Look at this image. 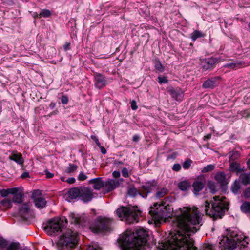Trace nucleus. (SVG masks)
Listing matches in <instances>:
<instances>
[{"label":"nucleus","instance_id":"nucleus-34","mask_svg":"<svg viewBox=\"0 0 250 250\" xmlns=\"http://www.w3.org/2000/svg\"><path fill=\"white\" fill-rule=\"evenodd\" d=\"M139 193H140L138 192L137 188L134 186H129L127 188V194L129 196L135 197Z\"/></svg>","mask_w":250,"mask_h":250},{"label":"nucleus","instance_id":"nucleus-44","mask_svg":"<svg viewBox=\"0 0 250 250\" xmlns=\"http://www.w3.org/2000/svg\"><path fill=\"white\" fill-rule=\"evenodd\" d=\"M208 187L212 193L214 194L216 192V187L214 183L209 182L208 183Z\"/></svg>","mask_w":250,"mask_h":250},{"label":"nucleus","instance_id":"nucleus-51","mask_svg":"<svg viewBox=\"0 0 250 250\" xmlns=\"http://www.w3.org/2000/svg\"><path fill=\"white\" fill-rule=\"evenodd\" d=\"M61 102L63 104H66L68 103V98L66 95H63L61 98Z\"/></svg>","mask_w":250,"mask_h":250},{"label":"nucleus","instance_id":"nucleus-53","mask_svg":"<svg viewBox=\"0 0 250 250\" xmlns=\"http://www.w3.org/2000/svg\"><path fill=\"white\" fill-rule=\"evenodd\" d=\"M130 104H131V107L132 110H135L138 108L136 102L135 100L131 101L130 102Z\"/></svg>","mask_w":250,"mask_h":250},{"label":"nucleus","instance_id":"nucleus-30","mask_svg":"<svg viewBox=\"0 0 250 250\" xmlns=\"http://www.w3.org/2000/svg\"><path fill=\"white\" fill-rule=\"evenodd\" d=\"M191 187V184L188 181H183L178 184V188L182 191H186Z\"/></svg>","mask_w":250,"mask_h":250},{"label":"nucleus","instance_id":"nucleus-23","mask_svg":"<svg viewBox=\"0 0 250 250\" xmlns=\"http://www.w3.org/2000/svg\"><path fill=\"white\" fill-rule=\"evenodd\" d=\"M215 179L222 187L227 184L226 176L224 172H217L215 176Z\"/></svg>","mask_w":250,"mask_h":250},{"label":"nucleus","instance_id":"nucleus-33","mask_svg":"<svg viewBox=\"0 0 250 250\" xmlns=\"http://www.w3.org/2000/svg\"><path fill=\"white\" fill-rule=\"evenodd\" d=\"M239 179L242 184L244 185H247L250 184V174L243 173L239 176Z\"/></svg>","mask_w":250,"mask_h":250},{"label":"nucleus","instance_id":"nucleus-37","mask_svg":"<svg viewBox=\"0 0 250 250\" xmlns=\"http://www.w3.org/2000/svg\"><path fill=\"white\" fill-rule=\"evenodd\" d=\"M78 168V166L73 164H69V166L66 167L65 173L70 174L75 172Z\"/></svg>","mask_w":250,"mask_h":250},{"label":"nucleus","instance_id":"nucleus-46","mask_svg":"<svg viewBox=\"0 0 250 250\" xmlns=\"http://www.w3.org/2000/svg\"><path fill=\"white\" fill-rule=\"evenodd\" d=\"M158 82L160 84L162 83H168V80L167 79V77L166 76H159L158 77Z\"/></svg>","mask_w":250,"mask_h":250},{"label":"nucleus","instance_id":"nucleus-9","mask_svg":"<svg viewBox=\"0 0 250 250\" xmlns=\"http://www.w3.org/2000/svg\"><path fill=\"white\" fill-rule=\"evenodd\" d=\"M246 239H247V238H246L245 239H243V241H241L239 240L237 238L229 239L227 237L224 247L225 248L232 250L237 249L238 248V250H239L241 249L242 247H243V248L247 247V245L248 244V242L246 241Z\"/></svg>","mask_w":250,"mask_h":250},{"label":"nucleus","instance_id":"nucleus-43","mask_svg":"<svg viewBox=\"0 0 250 250\" xmlns=\"http://www.w3.org/2000/svg\"><path fill=\"white\" fill-rule=\"evenodd\" d=\"M239 65V63L229 62L225 64L223 66L224 67L228 68L230 69H234L237 67Z\"/></svg>","mask_w":250,"mask_h":250},{"label":"nucleus","instance_id":"nucleus-50","mask_svg":"<svg viewBox=\"0 0 250 250\" xmlns=\"http://www.w3.org/2000/svg\"><path fill=\"white\" fill-rule=\"evenodd\" d=\"M244 196L246 198H250V187L247 188L244 191Z\"/></svg>","mask_w":250,"mask_h":250},{"label":"nucleus","instance_id":"nucleus-16","mask_svg":"<svg viewBox=\"0 0 250 250\" xmlns=\"http://www.w3.org/2000/svg\"><path fill=\"white\" fill-rule=\"evenodd\" d=\"M68 196L67 200L69 202H71L78 197L80 199V187L70 189L68 192Z\"/></svg>","mask_w":250,"mask_h":250},{"label":"nucleus","instance_id":"nucleus-62","mask_svg":"<svg viewBox=\"0 0 250 250\" xmlns=\"http://www.w3.org/2000/svg\"><path fill=\"white\" fill-rule=\"evenodd\" d=\"M124 180L123 178L118 179L117 180H116V184L117 185V187H118L119 185L122 183L124 182Z\"/></svg>","mask_w":250,"mask_h":250},{"label":"nucleus","instance_id":"nucleus-64","mask_svg":"<svg viewBox=\"0 0 250 250\" xmlns=\"http://www.w3.org/2000/svg\"><path fill=\"white\" fill-rule=\"evenodd\" d=\"M203 250H214L212 249V247L210 245H208L206 247H205Z\"/></svg>","mask_w":250,"mask_h":250},{"label":"nucleus","instance_id":"nucleus-29","mask_svg":"<svg viewBox=\"0 0 250 250\" xmlns=\"http://www.w3.org/2000/svg\"><path fill=\"white\" fill-rule=\"evenodd\" d=\"M240 156V153L238 151L233 150L229 152V162H236Z\"/></svg>","mask_w":250,"mask_h":250},{"label":"nucleus","instance_id":"nucleus-54","mask_svg":"<svg viewBox=\"0 0 250 250\" xmlns=\"http://www.w3.org/2000/svg\"><path fill=\"white\" fill-rule=\"evenodd\" d=\"M91 138L95 142L98 146H100V143L99 141L98 138L94 135L91 136Z\"/></svg>","mask_w":250,"mask_h":250},{"label":"nucleus","instance_id":"nucleus-13","mask_svg":"<svg viewBox=\"0 0 250 250\" xmlns=\"http://www.w3.org/2000/svg\"><path fill=\"white\" fill-rule=\"evenodd\" d=\"M94 80L95 85L98 89H101L107 84L105 77L100 73L94 74Z\"/></svg>","mask_w":250,"mask_h":250},{"label":"nucleus","instance_id":"nucleus-12","mask_svg":"<svg viewBox=\"0 0 250 250\" xmlns=\"http://www.w3.org/2000/svg\"><path fill=\"white\" fill-rule=\"evenodd\" d=\"M167 92L170 95L171 98L177 101L182 100L184 96V91L180 87L174 88L169 86L167 88Z\"/></svg>","mask_w":250,"mask_h":250},{"label":"nucleus","instance_id":"nucleus-45","mask_svg":"<svg viewBox=\"0 0 250 250\" xmlns=\"http://www.w3.org/2000/svg\"><path fill=\"white\" fill-rule=\"evenodd\" d=\"M41 194V192L40 190H34L32 193L31 198L33 199H34V201L36 199L40 197H38V196Z\"/></svg>","mask_w":250,"mask_h":250},{"label":"nucleus","instance_id":"nucleus-20","mask_svg":"<svg viewBox=\"0 0 250 250\" xmlns=\"http://www.w3.org/2000/svg\"><path fill=\"white\" fill-rule=\"evenodd\" d=\"M72 216L73 220L72 221V223L82 226H85L88 220L87 218L84 216H80L78 214L76 215L74 214H72Z\"/></svg>","mask_w":250,"mask_h":250},{"label":"nucleus","instance_id":"nucleus-47","mask_svg":"<svg viewBox=\"0 0 250 250\" xmlns=\"http://www.w3.org/2000/svg\"><path fill=\"white\" fill-rule=\"evenodd\" d=\"M8 245V242L2 237H0V247L1 248H4Z\"/></svg>","mask_w":250,"mask_h":250},{"label":"nucleus","instance_id":"nucleus-6","mask_svg":"<svg viewBox=\"0 0 250 250\" xmlns=\"http://www.w3.org/2000/svg\"><path fill=\"white\" fill-rule=\"evenodd\" d=\"M113 221L111 218L98 217L94 224L90 227V229L94 233L110 231Z\"/></svg>","mask_w":250,"mask_h":250},{"label":"nucleus","instance_id":"nucleus-3","mask_svg":"<svg viewBox=\"0 0 250 250\" xmlns=\"http://www.w3.org/2000/svg\"><path fill=\"white\" fill-rule=\"evenodd\" d=\"M226 197L215 196L213 197L214 202L209 203L206 201L205 203V211L207 215L212 218L214 220L222 218L225 211L229 209V203L226 201Z\"/></svg>","mask_w":250,"mask_h":250},{"label":"nucleus","instance_id":"nucleus-60","mask_svg":"<svg viewBox=\"0 0 250 250\" xmlns=\"http://www.w3.org/2000/svg\"><path fill=\"white\" fill-rule=\"evenodd\" d=\"M98 147L100 148L101 152L102 154H105L106 153V150L104 147L101 146V145H100V146Z\"/></svg>","mask_w":250,"mask_h":250},{"label":"nucleus","instance_id":"nucleus-18","mask_svg":"<svg viewBox=\"0 0 250 250\" xmlns=\"http://www.w3.org/2000/svg\"><path fill=\"white\" fill-rule=\"evenodd\" d=\"M88 183L90 184H93L92 188L95 190H99L104 186V182L102 181L101 177L91 179Z\"/></svg>","mask_w":250,"mask_h":250},{"label":"nucleus","instance_id":"nucleus-36","mask_svg":"<svg viewBox=\"0 0 250 250\" xmlns=\"http://www.w3.org/2000/svg\"><path fill=\"white\" fill-rule=\"evenodd\" d=\"M154 64L155 69L159 72H163L164 71V66L162 65L159 59H155Z\"/></svg>","mask_w":250,"mask_h":250},{"label":"nucleus","instance_id":"nucleus-21","mask_svg":"<svg viewBox=\"0 0 250 250\" xmlns=\"http://www.w3.org/2000/svg\"><path fill=\"white\" fill-rule=\"evenodd\" d=\"M205 179L204 178H201L196 180L193 183L192 187L194 191L195 192H198L201 191L205 187Z\"/></svg>","mask_w":250,"mask_h":250},{"label":"nucleus","instance_id":"nucleus-61","mask_svg":"<svg viewBox=\"0 0 250 250\" xmlns=\"http://www.w3.org/2000/svg\"><path fill=\"white\" fill-rule=\"evenodd\" d=\"M1 203L2 205H9L10 204V201L7 199H4L1 201Z\"/></svg>","mask_w":250,"mask_h":250},{"label":"nucleus","instance_id":"nucleus-28","mask_svg":"<svg viewBox=\"0 0 250 250\" xmlns=\"http://www.w3.org/2000/svg\"><path fill=\"white\" fill-rule=\"evenodd\" d=\"M205 34L199 30H196L190 34V37L193 42H195L197 39L204 37Z\"/></svg>","mask_w":250,"mask_h":250},{"label":"nucleus","instance_id":"nucleus-32","mask_svg":"<svg viewBox=\"0 0 250 250\" xmlns=\"http://www.w3.org/2000/svg\"><path fill=\"white\" fill-rule=\"evenodd\" d=\"M241 211L244 213H250V202L244 201L240 206Z\"/></svg>","mask_w":250,"mask_h":250},{"label":"nucleus","instance_id":"nucleus-8","mask_svg":"<svg viewBox=\"0 0 250 250\" xmlns=\"http://www.w3.org/2000/svg\"><path fill=\"white\" fill-rule=\"evenodd\" d=\"M220 62V59L216 57H210L201 59L200 61L201 69L202 72H210L213 70L216 64Z\"/></svg>","mask_w":250,"mask_h":250},{"label":"nucleus","instance_id":"nucleus-1","mask_svg":"<svg viewBox=\"0 0 250 250\" xmlns=\"http://www.w3.org/2000/svg\"><path fill=\"white\" fill-rule=\"evenodd\" d=\"M203 214L195 207H185L177 218L179 230L174 239L175 250H197L189 233H195L200 229Z\"/></svg>","mask_w":250,"mask_h":250},{"label":"nucleus","instance_id":"nucleus-59","mask_svg":"<svg viewBox=\"0 0 250 250\" xmlns=\"http://www.w3.org/2000/svg\"><path fill=\"white\" fill-rule=\"evenodd\" d=\"M112 175L114 178H117L120 176L121 174L119 171H114L112 173Z\"/></svg>","mask_w":250,"mask_h":250},{"label":"nucleus","instance_id":"nucleus-15","mask_svg":"<svg viewBox=\"0 0 250 250\" xmlns=\"http://www.w3.org/2000/svg\"><path fill=\"white\" fill-rule=\"evenodd\" d=\"M18 189L15 193H11L13 195V202L14 203H21L23 202L24 194L23 188L22 187L20 188H17Z\"/></svg>","mask_w":250,"mask_h":250},{"label":"nucleus","instance_id":"nucleus-52","mask_svg":"<svg viewBox=\"0 0 250 250\" xmlns=\"http://www.w3.org/2000/svg\"><path fill=\"white\" fill-rule=\"evenodd\" d=\"M174 171L178 172L181 169V166L179 164H175L172 168Z\"/></svg>","mask_w":250,"mask_h":250},{"label":"nucleus","instance_id":"nucleus-49","mask_svg":"<svg viewBox=\"0 0 250 250\" xmlns=\"http://www.w3.org/2000/svg\"><path fill=\"white\" fill-rule=\"evenodd\" d=\"M87 177L83 172H81L78 176V179L79 181H84L87 179Z\"/></svg>","mask_w":250,"mask_h":250},{"label":"nucleus","instance_id":"nucleus-7","mask_svg":"<svg viewBox=\"0 0 250 250\" xmlns=\"http://www.w3.org/2000/svg\"><path fill=\"white\" fill-rule=\"evenodd\" d=\"M149 214L157 221H162L168 216L167 206L164 204H154V207H151Z\"/></svg>","mask_w":250,"mask_h":250},{"label":"nucleus","instance_id":"nucleus-10","mask_svg":"<svg viewBox=\"0 0 250 250\" xmlns=\"http://www.w3.org/2000/svg\"><path fill=\"white\" fill-rule=\"evenodd\" d=\"M142 192L139 194L143 198H146L148 194L155 192L157 189V182L155 180L146 182L141 187Z\"/></svg>","mask_w":250,"mask_h":250},{"label":"nucleus","instance_id":"nucleus-22","mask_svg":"<svg viewBox=\"0 0 250 250\" xmlns=\"http://www.w3.org/2000/svg\"><path fill=\"white\" fill-rule=\"evenodd\" d=\"M31 203L28 202L23 204L19 208V214L23 217H26V215L29 213L30 210Z\"/></svg>","mask_w":250,"mask_h":250},{"label":"nucleus","instance_id":"nucleus-41","mask_svg":"<svg viewBox=\"0 0 250 250\" xmlns=\"http://www.w3.org/2000/svg\"><path fill=\"white\" fill-rule=\"evenodd\" d=\"M168 192V190L166 188H163L161 190L158 191L156 193V197L157 198H161L164 197Z\"/></svg>","mask_w":250,"mask_h":250},{"label":"nucleus","instance_id":"nucleus-58","mask_svg":"<svg viewBox=\"0 0 250 250\" xmlns=\"http://www.w3.org/2000/svg\"><path fill=\"white\" fill-rule=\"evenodd\" d=\"M75 178L74 177H71V178H68L66 180V182H67L69 184H73L75 182Z\"/></svg>","mask_w":250,"mask_h":250},{"label":"nucleus","instance_id":"nucleus-14","mask_svg":"<svg viewBox=\"0 0 250 250\" xmlns=\"http://www.w3.org/2000/svg\"><path fill=\"white\" fill-rule=\"evenodd\" d=\"M219 77H213L208 78L203 83L202 87L205 89H213L219 84Z\"/></svg>","mask_w":250,"mask_h":250},{"label":"nucleus","instance_id":"nucleus-26","mask_svg":"<svg viewBox=\"0 0 250 250\" xmlns=\"http://www.w3.org/2000/svg\"><path fill=\"white\" fill-rule=\"evenodd\" d=\"M11 160L16 162L19 165H22L24 163V159L22 155L20 153H13L9 157Z\"/></svg>","mask_w":250,"mask_h":250},{"label":"nucleus","instance_id":"nucleus-2","mask_svg":"<svg viewBox=\"0 0 250 250\" xmlns=\"http://www.w3.org/2000/svg\"><path fill=\"white\" fill-rule=\"evenodd\" d=\"M148 234L142 228L134 231H127L119 238L123 250H144L147 245Z\"/></svg>","mask_w":250,"mask_h":250},{"label":"nucleus","instance_id":"nucleus-24","mask_svg":"<svg viewBox=\"0 0 250 250\" xmlns=\"http://www.w3.org/2000/svg\"><path fill=\"white\" fill-rule=\"evenodd\" d=\"M138 214L137 212L133 211L130 208L129 209V213L126 218V221L128 224H132L134 222H138Z\"/></svg>","mask_w":250,"mask_h":250},{"label":"nucleus","instance_id":"nucleus-63","mask_svg":"<svg viewBox=\"0 0 250 250\" xmlns=\"http://www.w3.org/2000/svg\"><path fill=\"white\" fill-rule=\"evenodd\" d=\"M139 139H140V137H139V135H134V136H133V137L132 140H133L134 142H138V141H139Z\"/></svg>","mask_w":250,"mask_h":250},{"label":"nucleus","instance_id":"nucleus-35","mask_svg":"<svg viewBox=\"0 0 250 250\" xmlns=\"http://www.w3.org/2000/svg\"><path fill=\"white\" fill-rule=\"evenodd\" d=\"M240 188V182L236 180L231 186V190L234 194H237L239 193Z\"/></svg>","mask_w":250,"mask_h":250},{"label":"nucleus","instance_id":"nucleus-31","mask_svg":"<svg viewBox=\"0 0 250 250\" xmlns=\"http://www.w3.org/2000/svg\"><path fill=\"white\" fill-rule=\"evenodd\" d=\"M18 189L17 188H8V189H3L1 190H0V194H1V196L3 197H6L8 196L9 194L11 193H15Z\"/></svg>","mask_w":250,"mask_h":250},{"label":"nucleus","instance_id":"nucleus-57","mask_svg":"<svg viewBox=\"0 0 250 250\" xmlns=\"http://www.w3.org/2000/svg\"><path fill=\"white\" fill-rule=\"evenodd\" d=\"M63 48L65 51L70 49V43L66 42L63 46Z\"/></svg>","mask_w":250,"mask_h":250},{"label":"nucleus","instance_id":"nucleus-40","mask_svg":"<svg viewBox=\"0 0 250 250\" xmlns=\"http://www.w3.org/2000/svg\"><path fill=\"white\" fill-rule=\"evenodd\" d=\"M215 166L214 165L209 164L201 170L202 173H207L212 171L215 169Z\"/></svg>","mask_w":250,"mask_h":250},{"label":"nucleus","instance_id":"nucleus-38","mask_svg":"<svg viewBox=\"0 0 250 250\" xmlns=\"http://www.w3.org/2000/svg\"><path fill=\"white\" fill-rule=\"evenodd\" d=\"M20 245L19 242H12L7 246L6 250H19Z\"/></svg>","mask_w":250,"mask_h":250},{"label":"nucleus","instance_id":"nucleus-39","mask_svg":"<svg viewBox=\"0 0 250 250\" xmlns=\"http://www.w3.org/2000/svg\"><path fill=\"white\" fill-rule=\"evenodd\" d=\"M51 15V11L46 9H44L41 10L39 14V18L41 17L48 18Z\"/></svg>","mask_w":250,"mask_h":250},{"label":"nucleus","instance_id":"nucleus-56","mask_svg":"<svg viewBox=\"0 0 250 250\" xmlns=\"http://www.w3.org/2000/svg\"><path fill=\"white\" fill-rule=\"evenodd\" d=\"M21 177L22 179L29 178L30 177L29 173L28 172L25 171L22 173V174L21 176Z\"/></svg>","mask_w":250,"mask_h":250},{"label":"nucleus","instance_id":"nucleus-25","mask_svg":"<svg viewBox=\"0 0 250 250\" xmlns=\"http://www.w3.org/2000/svg\"><path fill=\"white\" fill-rule=\"evenodd\" d=\"M229 163V170L231 172H236L239 173L244 171L243 168H241L240 164L237 162H231Z\"/></svg>","mask_w":250,"mask_h":250},{"label":"nucleus","instance_id":"nucleus-5","mask_svg":"<svg viewBox=\"0 0 250 250\" xmlns=\"http://www.w3.org/2000/svg\"><path fill=\"white\" fill-rule=\"evenodd\" d=\"M79 240L77 232L67 229L66 231L60 236L59 243L62 246L69 248H74L78 244Z\"/></svg>","mask_w":250,"mask_h":250},{"label":"nucleus","instance_id":"nucleus-27","mask_svg":"<svg viewBox=\"0 0 250 250\" xmlns=\"http://www.w3.org/2000/svg\"><path fill=\"white\" fill-rule=\"evenodd\" d=\"M35 207L38 208L42 209L44 208L46 204V201L42 197H39L34 201Z\"/></svg>","mask_w":250,"mask_h":250},{"label":"nucleus","instance_id":"nucleus-48","mask_svg":"<svg viewBox=\"0 0 250 250\" xmlns=\"http://www.w3.org/2000/svg\"><path fill=\"white\" fill-rule=\"evenodd\" d=\"M122 176L125 178H127L129 177L128 170L126 167H124L122 169Z\"/></svg>","mask_w":250,"mask_h":250},{"label":"nucleus","instance_id":"nucleus-19","mask_svg":"<svg viewBox=\"0 0 250 250\" xmlns=\"http://www.w3.org/2000/svg\"><path fill=\"white\" fill-rule=\"evenodd\" d=\"M129 208L122 206L116 210V214L122 220L123 218L126 219L127 215L129 213Z\"/></svg>","mask_w":250,"mask_h":250},{"label":"nucleus","instance_id":"nucleus-17","mask_svg":"<svg viewBox=\"0 0 250 250\" xmlns=\"http://www.w3.org/2000/svg\"><path fill=\"white\" fill-rule=\"evenodd\" d=\"M116 183V180L114 179H110L104 182L103 189L104 190V193L111 192L117 188Z\"/></svg>","mask_w":250,"mask_h":250},{"label":"nucleus","instance_id":"nucleus-55","mask_svg":"<svg viewBox=\"0 0 250 250\" xmlns=\"http://www.w3.org/2000/svg\"><path fill=\"white\" fill-rule=\"evenodd\" d=\"M44 172L47 178H51L54 176V174L50 172L47 169L45 170Z\"/></svg>","mask_w":250,"mask_h":250},{"label":"nucleus","instance_id":"nucleus-42","mask_svg":"<svg viewBox=\"0 0 250 250\" xmlns=\"http://www.w3.org/2000/svg\"><path fill=\"white\" fill-rule=\"evenodd\" d=\"M192 163V161L189 159L187 158L186 159L185 162L183 164V167L185 169H188Z\"/></svg>","mask_w":250,"mask_h":250},{"label":"nucleus","instance_id":"nucleus-11","mask_svg":"<svg viewBox=\"0 0 250 250\" xmlns=\"http://www.w3.org/2000/svg\"><path fill=\"white\" fill-rule=\"evenodd\" d=\"M94 197L92 190L88 187H80V199L84 203L90 202Z\"/></svg>","mask_w":250,"mask_h":250},{"label":"nucleus","instance_id":"nucleus-4","mask_svg":"<svg viewBox=\"0 0 250 250\" xmlns=\"http://www.w3.org/2000/svg\"><path fill=\"white\" fill-rule=\"evenodd\" d=\"M67 223V221L65 217L61 218L55 217L48 222L47 225L44 227V230L49 235H55L56 233L62 231Z\"/></svg>","mask_w":250,"mask_h":250}]
</instances>
